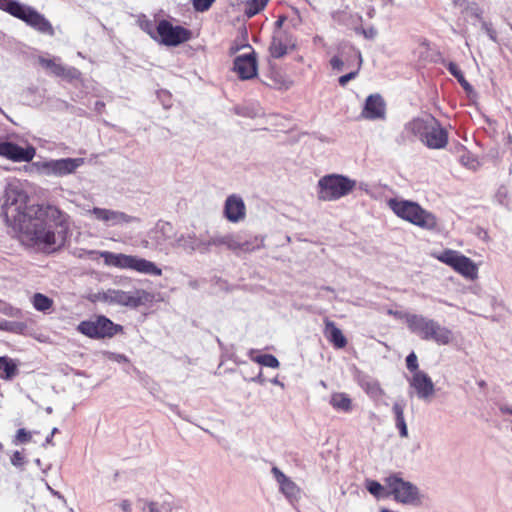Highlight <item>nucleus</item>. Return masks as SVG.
<instances>
[{
  "instance_id": "62",
  "label": "nucleus",
  "mask_w": 512,
  "mask_h": 512,
  "mask_svg": "<svg viewBox=\"0 0 512 512\" xmlns=\"http://www.w3.org/2000/svg\"><path fill=\"white\" fill-rule=\"evenodd\" d=\"M281 24H282V21H281V20L277 21V25H278V26H281Z\"/></svg>"
},
{
  "instance_id": "15",
  "label": "nucleus",
  "mask_w": 512,
  "mask_h": 512,
  "mask_svg": "<svg viewBox=\"0 0 512 512\" xmlns=\"http://www.w3.org/2000/svg\"><path fill=\"white\" fill-rule=\"evenodd\" d=\"M271 473L278 485L279 492L291 505H296L302 498L301 487L276 466L272 467Z\"/></svg>"
},
{
  "instance_id": "2",
  "label": "nucleus",
  "mask_w": 512,
  "mask_h": 512,
  "mask_svg": "<svg viewBox=\"0 0 512 512\" xmlns=\"http://www.w3.org/2000/svg\"><path fill=\"white\" fill-rule=\"evenodd\" d=\"M387 205L397 217L421 229L435 231L439 227L436 215L422 208L417 202L392 198L387 201Z\"/></svg>"
},
{
  "instance_id": "57",
  "label": "nucleus",
  "mask_w": 512,
  "mask_h": 512,
  "mask_svg": "<svg viewBox=\"0 0 512 512\" xmlns=\"http://www.w3.org/2000/svg\"><path fill=\"white\" fill-rule=\"evenodd\" d=\"M45 443H46V444H51V445H52V444H53V435H51V434H50V435H48V436L46 437V439H45Z\"/></svg>"
},
{
  "instance_id": "27",
  "label": "nucleus",
  "mask_w": 512,
  "mask_h": 512,
  "mask_svg": "<svg viewBox=\"0 0 512 512\" xmlns=\"http://www.w3.org/2000/svg\"><path fill=\"white\" fill-rule=\"evenodd\" d=\"M329 403L336 411L348 413L353 409L351 398L348 394L343 392L333 393L330 397Z\"/></svg>"
},
{
  "instance_id": "52",
  "label": "nucleus",
  "mask_w": 512,
  "mask_h": 512,
  "mask_svg": "<svg viewBox=\"0 0 512 512\" xmlns=\"http://www.w3.org/2000/svg\"><path fill=\"white\" fill-rule=\"evenodd\" d=\"M389 314L390 315H393L394 317L398 318V319H402L405 321V315H407L408 313H403V312H399V311H392L390 310L389 311Z\"/></svg>"
},
{
  "instance_id": "60",
  "label": "nucleus",
  "mask_w": 512,
  "mask_h": 512,
  "mask_svg": "<svg viewBox=\"0 0 512 512\" xmlns=\"http://www.w3.org/2000/svg\"><path fill=\"white\" fill-rule=\"evenodd\" d=\"M163 244H164V243H163V242H161V241H158V242H157V245H158L160 248H161V246H163Z\"/></svg>"
},
{
  "instance_id": "6",
  "label": "nucleus",
  "mask_w": 512,
  "mask_h": 512,
  "mask_svg": "<svg viewBox=\"0 0 512 512\" xmlns=\"http://www.w3.org/2000/svg\"><path fill=\"white\" fill-rule=\"evenodd\" d=\"M388 494L394 501L405 506L419 507L423 504L424 494L412 482L404 480L399 474H392L384 479Z\"/></svg>"
},
{
  "instance_id": "17",
  "label": "nucleus",
  "mask_w": 512,
  "mask_h": 512,
  "mask_svg": "<svg viewBox=\"0 0 512 512\" xmlns=\"http://www.w3.org/2000/svg\"><path fill=\"white\" fill-rule=\"evenodd\" d=\"M413 393L423 401H430L435 395V385L430 376L424 371H417L408 378Z\"/></svg>"
},
{
  "instance_id": "42",
  "label": "nucleus",
  "mask_w": 512,
  "mask_h": 512,
  "mask_svg": "<svg viewBox=\"0 0 512 512\" xmlns=\"http://www.w3.org/2000/svg\"><path fill=\"white\" fill-rule=\"evenodd\" d=\"M393 413L395 415V421L403 420L404 418V405L401 403H394L392 407Z\"/></svg>"
},
{
  "instance_id": "1",
  "label": "nucleus",
  "mask_w": 512,
  "mask_h": 512,
  "mask_svg": "<svg viewBox=\"0 0 512 512\" xmlns=\"http://www.w3.org/2000/svg\"><path fill=\"white\" fill-rule=\"evenodd\" d=\"M3 213L6 223L28 248L51 253L66 242L69 215L49 203H32L28 193L19 185L6 187Z\"/></svg>"
},
{
  "instance_id": "54",
  "label": "nucleus",
  "mask_w": 512,
  "mask_h": 512,
  "mask_svg": "<svg viewBox=\"0 0 512 512\" xmlns=\"http://www.w3.org/2000/svg\"><path fill=\"white\" fill-rule=\"evenodd\" d=\"M500 411L504 414H511L512 415V408L508 406H502L500 407Z\"/></svg>"
},
{
  "instance_id": "39",
  "label": "nucleus",
  "mask_w": 512,
  "mask_h": 512,
  "mask_svg": "<svg viewBox=\"0 0 512 512\" xmlns=\"http://www.w3.org/2000/svg\"><path fill=\"white\" fill-rule=\"evenodd\" d=\"M407 368L413 373L420 371L418 369V360L414 352L410 353L406 358Z\"/></svg>"
},
{
  "instance_id": "5",
  "label": "nucleus",
  "mask_w": 512,
  "mask_h": 512,
  "mask_svg": "<svg viewBox=\"0 0 512 512\" xmlns=\"http://www.w3.org/2000/svg\"><path fill=\"white\" fill-rule=\"evenodd\" d=\"M97 254L103 259L106 266L123 270H132L140 274L161 276L162 269L154 262L135 255L99 251Z\"/></svg>"
},
{
  "instance_id": "9",
  "label": "nucleus",
  "mask_w": 512,
  "mask_h": 512,
  "mask_svg": "<svg viewBox=\"0 0 512 512\" xmlns=\"http://www.w3.org/2000/svg\"><path fill=\"white\" fill-rule=\"evenodd\" d=\"M431 255L468 280H475L478 277L477 264L459 251L444 249L440 252H433Z\"/></svg>"
},
{
  "instance_id": "26",
  "label": "nucleus",
  "mask_w": 512,
  "mask_h": 512,
  "mask_svg": "<svg viewBox=\"0 0 512 512\" xmlns=\"http://www.w3.org/2000/svg\"><path fill=\"white\" fill-rule=\"evenodd\" d=\"M324 335L328 341L338 349L344 348L347 344V340L342 331L336 327L333 321L328 319L325 320Z\"/></svg>"
},
{
  "instance_id": "44",
  "label": "nucleus",
  "mask_w": 512,
  "mask_h": 512,
  "mask_svg": "<svg viewBox=\"0 0 512 512\" xmlns=\"http://www.w3.org/2000/svg\"><path fill=\"white\" fill-rule=\"evenodd\" d=\"M395 425H396L397 429L399 430L400 436L402 438H407L408 437V428H407L405 419L395 421Z\"/></svg>"
},
{
  "instance_id": "14",
  "label": "nucleus",
  "mask_w": 512,
  "mask_h": 512,
  "mask_svg": "<svg viewBox=\"0 0 512 512\" xmlns=\"http://www.w3.org/2000/svg\"><path fill=\"white\" fill-rule=\"evenodd\" d=\"M157 34L162 44L166 46H178L191 38V32L180 26L173 25L168 20H161L157 24Z\"/></svg>"
},
{
  "instance_id": "35",
  "label": "nucleus",
  "mask_w": 512,
  "mask_h": 512,
  "mask_svg": "<svg viewBox=\"0 0 512 512\" xmlns=\"http://www.w3.org/2000/svg\"><path fill=\"white\" fill-rule=\"evenodd\" d=\"M354 49H350V52H349V57L348 58H345L343 59L341 56H334L332 57V59L330 60V65L332 67L333 70L335 71H342L345 67L348 68V64L351 63V64H354V58L352 56V51Z\"/></svg>"
},
{
  "instance_id": "50",
  "label": "nucleus",
  "mask_w": 512,
  "mask_h": 512,
  "mask_svg": "<svg viewBox=\"0 0 512 512\" xmlns=\"http://www.w3.org/2000/svg\"><path fill=\"white\" fill-rule=\"evenodd\" d=\"M23 460L22 454L19 451H15L12 455L11 461L14 465L21 463Z\"/></svg>"
},
{
  "instance_id": "13",
  "label": "nucleus",
  "mask_w": 512,
  "mask_h": 512,
  "mask_svg": "<svg viewBox=\"0 0 512 512\" xmlns=\"http://www.w3.org/2000/svg\"><path fill=\"white\" fill-rule=\"evenodd\" d=\"M85 215L102 223L106 227L121 226L138 221L136 217L130 216L122 211L101 207L87 209Z\"/></svg>"
},
{
  "instance_id": "40",
  "label": "nucleus",
  "mask_w": 512,
  "mask_h": 512,
  "mask_svg": "<svg viewBox=\"0 0 512 512\" xmlns=\"http://www.w3.org/2000/svg\"><path fill=\"white\" fill-rule=\"evenodd\" d=\"M2 313L8 317L19 318L22 316V311L11 305H6L2 308Z\"/></svg>"
},
{
  "instance_id": "49",
  "label": "nucleus",
  "mask_w": 512,
  "mask_h": 512,
  "mask_svg": "<svg viewBox=\"0 0 512 512\" xmlns=\"http://www.w3.org/2000/svg\"><path fill=\"white\" fill-rule=\"evenodd\" d=\"M148 512H162V507L155 502H149L147 504Z\"/></svg>"
},
{
  "instance_id": "36",
  "label": "nucleus",
  "mask_w": 512,
  "mask_h": 512,
  "mask_svg": "<svg viewBox=\"0 0 512 512\" xmlns=\"http://www.w3.org/2000/svg\"><path fill=\"white\" fill-rule=\"evenodd\" d=\"M459 161L464 167L472 171H475L480 167V161L478 158L467 151H463V153L459 156Z\"/></svg>"
},
{
  "instance_id": "45",
  "label": "nucleus",
  "mask_w": 512,
  "mask_h": 512,
  "mask_svg": "<svg viewBox=\"0 0 512 512\" xmlns=\"http://www.w3.org/2000/svg\"><path fill=\"white\" fill-rule=\"evenodd\" d=\"M483 28L485 29L487 35L489 36V38L496 42L497 41V36H496V32L493 30V28L491 27L490 24L488 23H484L483 24Z\"/></svg>"
},
{
  "instance_id": "18",
  "label": "nucleus",
  "mask_w": 512,
  "mask_h": 512,
  "mask_svg": "<svg viewBox=\"0 0 512 512\" xmlns=\"http://www.w3.org/2000/svg\"><path fill=\"white\" fill-rule=\"evenodd\" d=\"M245 49L246 52L234 59V71L242 80L252 79L257 76L256 53L250 46L245 47Z\"/></svg>"
},
{
  "instance_id": "4",
  "label": "nucleus",
  "mask_w": 512,
  "mask_h": 512,
  "mask_svg": "<svg viewBox=\"0 0 512 512\" xmlns=\"http://www.w3.org/2000/svg\"><path fill=\"white\" fill-rule=\"evenodd\" d=\"M356 180L343 174L331 173L322 176L316 185L317 198L320 201H337L351 194L356 188Z\"/></svg>"
},
{
  "instance_id": "23",
  "label": "nucleus",
  "mask_w": 512,
  "mask_h": 512,
  "mask_svg": "<svg viewBox=\"0 0 512 512\" xmlns=\"http://www.w3.org/2000/svg\"><path fill=\"white\" fill-rule=\"evenodd\" d=\"M386 105L379 94L370 95L366 98L361 116L364 119L376 120L385 117Z\"/></svg>"
},
{
  "instance_id": "32",
  "label": "nucleus",
  "mask_w": 512,
  "mask_h": 512,
  "mask_svg": "<svg viewBox=\"0 0 512 512\" xmlns=\"http://www.w3.org/2000/svg\"><path fill=\"white\" fill-rule=\"evenodd\" d=\"M363 390L373 400H379L385 395L384 390L380 386V383L376 380H369L362 383Z\"/></svg>"
},
{
  "instance_id": "22",
  "label": "nucleus",
  "mask_w": 512,
  "mask_h": 512,
  "mask_svg": "<svg viewBox=\"0 0 512 512\" xmlns=\"http://www.w3.org/2000/svg\"><path fill=\"white\" fill-rule=\"evenodd\" d=\"M174 246L187 252L199 251L206 253L209 251L208 239L197 237L194 232L180 234L175 239Z\"/></svg>"
},
{
  "instance_id": "38",
  "label": "nucleus",
  "mask_w": 512,
  "mask_h": 512,
  "mask_svg": "<svg viewBox=\"0 0 512 512\" xmlns=\"http://www.w3.org/2000/svg\"><path fill=\"white\" fill-rule=\"evenodd\" d=\"M215 0H192L193 7L198 12L207 11Z\"/></svg>"
},
{
  "instance_id": "29",
  "label": "nucleus",
  "mask_w": 512,
  "mask_h": 512,
  "mask_svg": "<svg viewBox=\"0 0 512 512\" xmlns=\"http://www.w3.org/2000/svg\"><path fill=\"white\" fill-rule=\"evenodd\" d=\"M352 56L354 58V64L349 63L348 68H353V69L349 73L339 77L338 82L341 86H345L350 80H353L354 78H356V76L359 73L361 63H362L361 53L358 50H353Z\"/></svg>"
},
{
  "instance_id": "30",
  "label": "nucleus",
  "mask_w": 512,
  "mask_h": 512,
  "mask_svg": "<svg viewBox=\"0 0 512 512\" xmlns=\"http://www.w3.org/2000/svg\"><path fill=\"white\" fill-rule=\"evenodd\" d=\"M33 308L36 311L47 313L50 312L53 308L54 301L48 296L42 293H35L30 299Z\"/></svg>"
},
{
  "instance_id": "7",
  "label": "nucleus",
  "mask_w": 512,
  "mask_h": 512,
  "mask_svg": "<svg viewBox=\"0 0 512 512\" xmlns=\"http://www.w3.org/2000/svg\"><path fill=\"white\" fill-rule=\"evenodd\" d=\"M0 9L21 19L35 30L53 35L54 29L50 22L38 11L16 0H0Z\"/></svg>"
},
{
  "instance_id": "19",
  "label": "nucleus",
  "mask_w": 512,
  "mask_h": 512,
  "mask_svg": "<svg viewBox=\"0 0 512 512\" xmlns=\"http://www.w3.org/2000/svg\"><path fill=\"white\" fill-rule=\"evenodd\" d=\"M223 215L231 223H239L246 218V205L243 198L237 194L229 195L223 206Z\"/></svg>"
},
{
  "instance_id": "12",
  "label": "nucleus",
  "mask_w": 512,
  "mask_h": 512,
  "mask_svg": "<svg viewBox=\"0 0 512 512\" xmlns=\"http://www.w3.org/2000/svg\"><path fill=\"white\" fill-rule=\"evenodd\" d=\"M254 241L256 242L253 245L248 240H243L242 237L238 234H225V235H213L208 238L209 250L212 247H221L225 246L226 248L238 252V251H252L255 249H259L263 247V238L255 237Z\"/></svg>"
},
{
  "instance_id": "11",
  "label": "nucleus",
  "mask_w": 512,
  "mask_h": 512,
  "mask_svg": "<svg viewBox=\"0 0 512 512\" xmlns=\"http://www.w3.org/2000/svg\"><path fill=\"white\" fill-rule=\"evenodd\" d=\"M77 330L92 339L112 338L122 331V326L113 323L105 316H97L95 318L81 321Z\"/></svg>"
},
{
  "instance_id": "47",
  "label": "nucleus",
  "mask_w": 512,
  "mask_h": 512,
  "mask_svg": "<svg viewBox=\"0 0 512 512\" xmlns=\"http://www.w3.org/2000/svg\"><path fill=\"white\" fill-rule=\"evenodd\" d=\"M364 37L373 39L377 35V30L374 27H368L362 31Z\"/></svg>"
},
{
  "instance_id": "10",
  "label": "nucleus",
  "mask_w": 512,
  "mask_h": 512,
  "mask_svg": "<svg viewBox=\"0 0 512 512\" xmlns=\"http://www.w3.org/2000/svg\"><path fill=\"white\" fill-rule=\"evenodd\" d=\"M99 300L110 304L129 308H137L152 300V295L144 289L123 291L120 289H108L99 294Z\"/></svg>"
},
{
  "instance_id": "58",
  "label": "nucleus",
  "mask_w": 512,
  "mask_h": 512,
  "mask_svg": "<svg viewBox=\"0 0 512 512\" xmlns=\"http://www.w3.org/2000/svg\"><path fill=\"white\" fill-rule=\"evenodd\" d=\"M57 431H58V429H57V428H54V429L51 431V433H50V434L54 436V434H55Z\"/></svg>"
},
{
  "instance_id": "61",
  "label": "nucleus",
  "mask_w": 512,
  "mask_h": 512,
  "mask_svg": "<svg viewBox=\"0 0 512 512\" xmlns=\"http://www.w3.org/2000/svg\"><path fill=\"white\" fill-rule=\"evenodd\" d=\"M143 247H145V248L148 247V242L147 241L143 242Z\"/></svg>"
},
{
  "instance_id": "43",
  "label": "nucleus",
  "mask_w": 512,
  "mask_h": 512,
  "mask_svg": "<svg viewBox=\"0 0 512 512\" xmlns=\"http://www.w3.org/2000/svg\"><path fill=\"white\" fill-rule=\"evenodd\" d=\"M447 69L457 80H460L464 77L460 68L453 62H449L447 64Z\"/></svg>"
},
{
  "instance_id": "3",
  "label": "nucleus",
  "mask_w": 512,
  "mask_h": 512,
  "mask_svg": "<svg viewBox=\"0 0 512 512\" xmlns=\"http://www.w3.org/2000/svg\"><path fill=\"white\" fill-rule=\"evenodd\" d=\"M405 131L418 137L430 149H442L448 143V133L432 116L415 118L405 125Z\"/></svg>"
},
{
  "instance_id": "48",
  "label": "nucleus",
  "mask_w": 512,
  "mask_h": 512,
  "mask_svg": "<svg viewBox=\"0 0 512 512\" xmlns=\"http://www.w3.org/2000/svg\"><path fill=\"white\" fill-rule=\"evenodd\" d=\"M119 507L123 512H131L132 511V504L129 500H122L119 503Z\"/></svg>"
},
{
  "instance_id": "59",
  "label": "nucleus",
  "mask_w": 512,
  "mask_h": 512,
  "mask_svg": "<svg viewBox=\"0 0 512 512\" xmlns=\"http://www.w3.org/2000/svg\"><path fill=\"white\" fill-rule=\"evenodd\" d=\"M380 512H391L390 510H388L387 508H383L380 510Z\"/></svg>"
},
{
  "instance_id": "25",
  "label": "nucleus",
  "mask_w": 512,
  "mask_h": 512,
  "mask_svg": "<svg viewBox=\"0 0 512 512\" xmlns=\"http://www.w3.org/2000/svg\"><path fill=\"white\" fill-rule=\"evenodd\" d=\"M453 340V332L449 328L439 324L437 321H434L428 336L425 339V341H433L440 346L449 345L453 342Z\"/></svg>"
},
{
  "instance_id": "55",
  "label": "nucleus",
  "mask_w": 512,
  "mask_h": 512,
  "mask_svg": "<svg viewBox=\"0 0 512 512\" xmlns=\"http://www.w3.org/2000/svg\"><path fill=\"white\" fill-rule=\"evenodd\" d=\"M271 382L274 384V385H277V386H280L281 388H284V383L279 381V379L276 377L274 379L271 380Z\"/></svg>"
},
{
  "instance_id": "41",
  "label": "nucleus",
  "mask_w": 512,
  "mask_h": 512,
  "mask_svg": "<svg viewBox=\"0 0 512 512\" xmlns=\"http://www.w3.org/2000/svg\"><path fill=\"white\" fill-rule=\"evenodd\" d=\"M31 434L26 431L25 429L21 428L17 431V434L15 436V443H26L30 441Z\"/></svg>"
},
{
  "instance_id": "56",
  "label": "nucleus",
  "mask_w": 512,
  "mask_h": 512,
  "mask_svg": "<svg viewBox=\"0 0 512 512\" xmlns=\"http://www.w3.org/2000/svg\"><path fill=\"white\" fill-rule=\"evenodd\" d=\"M253 381H256V382H258V383H261V384H262V383L264 382V378H263L262 374L260 373L257 377H255V378L253 379Z\"/></svg>"
},
{
  "instance_id": "53",
  "label": "nucleus",
  "mask_w": 512,
  "mask_h": 512,
  "mask_svg": "<svg viewBox=\"0 0 512 512\" xmlns=\"http://www.w3.org/2000/svg\"><path fill=\"white\" fill-rule=\"evenodd\" d=\"M109 359L115 360L117 362H121L124 360V356L114 353H109Z\"/></svg>"
},
{
  "instance_id": "21",
  "label": "nucleus",
  "mask_w": 512,
  "mask_h": 512,
  "mask_svg": "<svg viewBox=\"0 0 512 512\" xmlns=\"http://www.w3.org/2000/svg\"><path fill=\"white\" fill-rule=\"evenodd\" d=\"M39 64L46 69L49 73L66 79H78L80 72L75 68L64 67L58 58H50L45 56L38 57Z\"/></svg>"
},
{
  "instance_id": "20",
  "label": "nucleus",
  "mask_w": 512,
  "mask_h": 512,
  "mask_svg": "<svg viewBox=\"0 0 512 512\" xmlns=\"http://www.w3.org/2000/svg\"><path fill=\"white\" fill-rule=\"evenodd\" d=\"M295 39L289 33L277 30L275 31L271 44L269 46L270 55L274 58H281L289 51L295 49Z\"/></svg>"
},
{
  "instance_id": "37",
  "label": "nucleus",
  "mask_w": 512,
  "mask_h": 512,
  "mask_svg": "<svg viewBox=\"0 0 512 512\" xmlns=\"http://www.w3.org/2000/svg\"><path fill=\"white\" fill-rule=\"evenodd\" d=\"M0 330L12 332L16 334H23L26 330V324L22 322H12V321H0Z\"/></svg>"
},
{
  "instance_id": "34",
  "label": "nucleus",
  "mask_w": 512,
  "mask_h": 512,
  "mask_svg": "<svg viewBox=\"0 0 512 512\" xmlns=\"http://www.w3.org/2000/svg\"><path fill=\"white\" fill-rule=\"evenodd\" d=\"M269 0H248L245 4L244 13L251 18L262 11Z\"/></svg>"
},
{
  "instance_id": "46",
  "label": "nucleus",
  "mask_w": 512,
  "mask_h": 512,
  "mask_svg": "<svg viewBox=\"0 0 512 512\" xmlns=\"http://www.w3.org/2000/svg\"><path fill=\"white\" fill-rule=\"evenodd\" d=\"M171 231H172V227L169 223H162L157 226L155 233L156 234H158V233L166 234Z\"/></svg>"
},
{
  "instance_id": "24",
  "label": "nucleus",
  "mask_w": 512,
  "mask_h": 512,
  "mask_svg": "<svg viewBox=\"0 0 512 512\" xmlns=\"http://www.w3.org/2000/svg\"><path fill=\"white\" fill-rule=\"evenodd\" d=\"M404 317L408 329L422 340L426 339L435 321L419 314H407Z\"/></svg>"
},
{
  "instance_id": "33",
  "label": "nucleus",
  "mask_w": 512,
  "mask_h": 512,
  "mask_svg": "<svg viewBox=\"0 0 512 512\" xmlns=\"http://www.w3.org/2000/svg\"><path fill=\"white\" fill-rule=\"evenodd\" d=\"M365 487L369 491L370 494H372L374 497H376L378 499L390 496L388 494V489H387L385 483H384V485H382L375 480H366Z\"/></svg>"
},
{
  "instance_id": "16",
  "label": "nucleus",
  "mask_w": 512,
  "mask_h": 512,
  "mask_svg": "<svg viewBox=\"0 0 512 512\" xmlns=\"http://www.w3.org/2000/svg\"><path fill=\"white\" fill-rule=\"evenodd\" d=\"M35 155L36 149L30 144L21 147L7 140L0 141V157L12 162H31Z\"/></svg>"
},
{
  "instance_id": "51",
  "label": "nucleus",
  "mask_w": 512,
  "mask_h": 512,
  "mask_svg": "<svg viewBox=\"0 0 512 512\" xmlns=\"http://www.w3.org/2000/svg\"><path fill=\"white\" fill-rule=\"evenodd\" d=\"M458 82L460 83V85L463 87V89L465 91H467V92L472 91V86L468 83V81L465 79V77L458 80Z\"/></svg>"
},
{
  "instance_id": "28",
  "label": "nucleus",
  "mask_w": 512,
  "mask_h": 512,
  "mask_svg": "<svg viewBox=\"0 0 512 512\" xmlns=\"http://www.w3.org/2000/svg\"><path fill=\"white\" fill-rule=\"evenodd\" d=\"M249 358L262 366L270 368H278L280 363L278 359L272 354H260L258 350L251 349L248 352Z\"/></svg>"
},
{
  "instance_id": "8",
  "label": "nucleus",
  "mask_w": 512,
  "mask_h": 512,
  "mask_svg": "<svg viewBox=\"0 0 512 512\" xmlns=\"http://www.w3.org/2000/svg\"><path fill=\"white\" fill-rule=\"evenodd\" d=\"M83 158L41 159L31 162L27 171L46 177H64L76 172L84 164Z\"/></svg>"
},
{
  "instance_id": "31",
  "label": "nucleus",
  "mask_w": 512,
  "mask_h": 512,
  "mask_svg": "<svg viewBox=\"0 0 512 512\" xmlns=\"http://www.w3.org/2000/svg\"><path fill=\"white\" fill-rule=\"evenodd\" d=\"M17 372V363L14 360L8 357H0V378L11 379L16 376Z\"/></svg>"
}]
</instances>
